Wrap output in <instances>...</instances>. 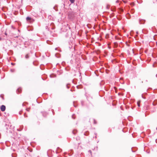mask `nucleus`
Returning <instances> with one entry per match:
<instances>
[{
  "label": "nucleus",
  "mask_w": 157,
  "mask_h": 157,
  "mask_svg": "<svg viewBox=\"0 0 157 157\" xmlns=\"http://www.w3.org/2000/svg\"><path fill=\"white\" fill-rule=\"evenodd\" d=\"M73 115H72V118H73Z\"/></svg>",
  "instance_id": "obj_15"
},
{
  "label": "nucleus",
  "mask_w": 157,
  "mask_h": 157,
  "mask_svg": "<svg viewBox=\"0 0 157 157\" xmlns=\"http://www.w3.org/2000/svg\"><path fill=\"white\" fill-rule=\"evenodd\" d=\"M76 131L75 130H74L73 131V133L74 134H75L76 133Z\"/></svg>",
  "instance_id": "obj_8"
},
{
  "label": "nucleus",
  "mask_w": 157,
  "mask_h": 157,
  "mask_svg": "<svg viewBox=\"0 0 157 157\" xmlns=\"http://www.w3.org/2000/svg\"><path fill=\"white\" fill-rule=\"evenodd\" d=\"M89 151L90 152V153H91V151Z\"/></svg>",
  "instance_id": "obj_12"
},
{
  "label": "nucleus",
  "mask_w": 157,
  "mask_h": 157,
  "mask_svg": "<svg viewBox=\"0 0 157 157\" xmlns=\"http://www.w3.org/2000/svg\"><path fill=\"white\" fill-rule=\"evenodd\" d=\"M26 109L27 111H29L30 109L29 108H27V109Z\"/></svg>",
  "instance_id": "obj_9"
},
{
  "label": "nucleus",
  "mask_w": 157,
  "mask_h": 157,
  "mask_svg": "<svg viewBox=\"0 0 157 157\" xmlns=\"http://www.w3.org/2000/svg\"><path fill=\"white\" fill-rule=\"evenodd\" d=\"M89 151L90 152V153H91V151Z\"/></svg>",
  "instance_id": "obj_11"
},
{
  "label": "nucleus",
  "mask_w": 157,
  "mask_h": 157,
  "mask_svg": "<svg viewBox=\"0 0 157 157\" xmlns=\"http://www.w3.org/2000/svg\"><path fill=\"white\" fill-rule=\"evenodd\" d=\"M26 19L27 21H30L31 19V18L29 17H26Z\"/></svg>",
  "instance_id": "obj_4"
},
{
  "label": "nucleus",
  "mask_w": 157,
  "mask_h": 157,
  "mask_svg": "<svg viewBox=\"0 0 157 157\" xmlns=\"http://www.w3.org/2000/svg\"><path fill=\"white\" fill-rule=\"evenodd\" d=\"M21 91V89L20 88H18L17 91V92L18 94L20 93Z\"/></svg>",
  "instance_id": "obj_3"
},
{
  "label": "nucleus",
  "mask_w": 157,
  "mask_h": 157,
  "mask_svg": "<svg viewBox=\"0 0 157 157\" xmlns=\"http://www.w3.org/2000/svg\"><path fill=\"white\" fill-rule=\"evenodd\" d=\"M24 116H25V114H24Z\"/></svg>",
  "instance_id": "obj_14"
},
{
  "label": "nucleus",
  "mask_w": 157,
  "mask_h": 157,
  "mask_svg": "<svg viewBox=\"0 0 157 157\" xmlns=\"http://www.w3.org/2000/svg\"><path fill=\"white\" fill-rule=\"evenodd\" d=\"M57 49V48H55V50H56Z\"/></svg>",
  "instance_id": "obj_13"
},
{
  "label": "nucleus",
  "mask_w": 157,
  "mask_h": 157,
  "mask_svg": "<svg viewBox=\"0 0 157 157\" xmlns=\"http://www.w3.org/2000/svg\"><path fill=\"white\" fill-rule=\"evenodd\" d=\"M2 112H4L5 111L6 109V107L4 105H2L1 106L0 108Z\"/></svg>",
  "instance_id": "obj_1"
},
{
  "label": "nucleus",
  "mask_w": 157,
  "mask_h": 157,
  "mask_svg": "<svg viewBox=\"0 0 157 157\" xmlns=\"http://www.w3.org/2000/svg\"><path fill=\"white\" fill-rule=\"evenodd\" d=\"M67 88H69V87L67 85Z\"/></svg>",
  "instance_id": "obj_10"
},
{
  "label": "nucleus",
  "mask_w": 157,
  "mask_h": 157,
  "mask_svg": "<svg viewBox=\"0 0 157 157\" xmlns=\"http://www.w3.org/2000/svg\"><path fill=\"white\" fill-rule=\"evenodd\" d=\"M71 3H73L75 2V0H69Z\"/></svg>",
  "instance_id": "obj_7"
},
{
  "label": "nucleus",
  "mask_w": 157,
  "mask_h": 157,
  "mask_svg": "<svg viewBox=\"0 0 157 157\" xmlns=\"http://www.w3.org/2000/svg\"><path fill=\"white\" fill-rule=\"evenodd\" d=\"M145 22V20L143 19H140L139 22L140 24H144Z\"/></svg>",
  "instance_id": "obj_2"
},
{
  "label": "nucleus",
  "mask_w": 157,
  "mask_h": 157,
  "mask_svg": "<svg viewBox=\"0 0 157 157\" xmlns=\"http://www.w3.org/2000/svg\"><path fill=\"white\" fill-rule=\"evenodd\" d=\"M29 56L28 54L26 55V56H25V58L26 59H28L29 58Z\"/></svg>",
  "instance_id": "obj_6"
},
{
  "label": "nucleus",
  "mask_w": 157,
  "mask_h": 157,
  "mask_svg": "<svg viewBox=\"0 0 157 157\" xmlns=\"http://www.w3.org/2000/svg\"><path fill=\"white\" fill-rule=\"evenodd\" d=\"M140 101H138L137 102V104L138 105V107H140Z\"/></svg>",
  "instance_id": "obj_5"
}]
</instances>
